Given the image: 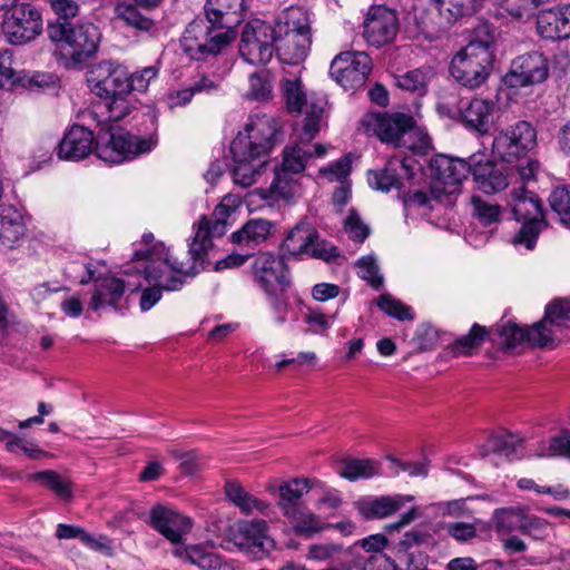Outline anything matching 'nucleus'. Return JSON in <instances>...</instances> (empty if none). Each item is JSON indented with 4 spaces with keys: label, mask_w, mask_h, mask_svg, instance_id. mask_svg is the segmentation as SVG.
Returning a JSON list of instances; mask_svg holds the SVG:
<instances>
[{
    "label": "nucleus",
    "mask_w": 570,
    "mask_h": 570,
    "mask_svg": "<svg viewBox=\"0 0 570 570\" xmlns=\"http://www.w3.org/2000/svg\"><path fill=\"white\" fill-rule=\"evenodd\" d=\"M48 37L52 41L61 42L63 57L69 58L73 65H79L91 58L100 41V32L91 22L71 24L65 22H50L47 28Z\"/></svg>",
    "instance_id": "obj_9"
},
{
    "label": "nucleus",
    "mask_w": 570,
    "mask_h": 570,
    "mask_svg": "<svg viewBox=\"0 0 570 570\" xmlns=\"http://www.w3.org/2000/svg\"><path fill=\"white\" fill-rule=\"evenodd\" d=\"M276 39L275 27L252 20L243 28L239 53L250 65H266L274 55Z\"/></svg>",
    "instance_id": "obj_16"
},
{
    "label": "nucleus",
    "mask_w": 570,
    "mask_h": 570,
    "mask_svg": "<svg viewBox=\"0 0 570 570\" xmlns=\"http://www.w3.org/2000/svg\"><path fill=\"white\" fill-rule=\"evenodd\" d=\"M509 206L518 222H522L520 230L514 235L513 243L531 250L537 244L539 234L547 226L540 198L525 187L513 189Z\"/></svg>",
    "instance_id": "obj_10"
},
{
    "label": "nucleus",
    "mask_w": 570,
    "mask_h": 570,
    "mask_svg": "<svg viewBox=\"0 0 570 570\" xmlns=\"http://www.w3.org/2000/svg\"><path fill=\"white\" fill-rule=\"evenodd\" d=\"M397 168L407 171V160H390L383 169L370 170L367 175L370 186L382 191H389L391 188H399L401 185V175L397 173Z\"/></svg>",
    "instance_id": "obj_36"
},
{
    "label": "nucleus",
    "mask_w": 570,
    "mask_h": 570,
    "mask_svg": "<svg viewBox=\"0 0 570 570\" xmlns=\"http://www.w3.org/2000/svg\"><path fill=\"white\" fill-rule=\"evenodd\" d=\"M377 306L386 315L394 317L399 321H411L413 314L411 307L403 304L401 301L395 299L391 294H382L377 298Z\"/></svg>",
    "instance_id": "obj_49"
},
{
    "label": "nucleus",
    "mask_w": 570,
    "mask_h": 570,
    "mask_svg": "<svg viewBox=\"0 0 570 570\" xmlns=\"http://www.w3.org/2000/svg\"><path fill=\"white\" fill-rule=\"evenodd\" d=\"M548 75L547 58L538 51H532L512 60L510 70L504 76V82L513 88L524 87L544 81Z\"/></svg>",
    "instance_id": "obj_23"
},
{
    "label": "nucleus",
    "mask_w": 570,
    "mask_h": 570,
    "mask_svg": "<svg viewBox=\"0 0 570 570\" xmlns=\"http://www.w3.org/2000/svg\"><path fill=\"white\" fill-rule=\"evenodd\" d=\"M523 513L513 509H500L493 515V529L500 538L521 529Z\"/></svg>",
    "instance_id": "obj_45"
},
{
    "label": "nucleus",
    "mask_w": 570,
    "mask_h": 570,
    "mask_svg": "<svg viewBox=\"0 0 570 570\" xmlns=\"http://www.w3.org/2000/svg\"><path fill=\"white\" fill-rule=\"evenodd\" d=\"M272 227L273 224L269 220L249 219L239 230L233 233L232 240L238 245L253 248L268 238Z\"/></svg>",
    "instance_id": "obj_37"
},
{
    "label": "nucleus",
    "mask_w": 570,
    "mask_h": 570,
    "mask_svg": "<svg viewBox=\"0 0 570 570\" xmlns=\"http://www.w3.org/2000/svg\"><path fill=\"white\" fill-rule=\"evenodd\" d=\"M344 229L350 238L355 242H364L370 235V227L365 225L355 210H351L344 222Z\"/></svg>",
    "instance_id": "obj_58"
},
{
    "label": "nucleus",
    "mask_w": 570,
    "mask_h": 570,
    "mask_svg": "<svg viewBox=\"0 0 570 570\" xmlns=\"http://www.w3.org/2000/svg\"><path fill=\"white\" fill-rule=\"evenodd\" d=\"M356 266L360 277L366 281L372 287L379 289L383 285V276L380 274L379 265L373 256L361 257Z\"/></svg>",
    "instance_id": "obj_53"
},
{
    "label": "nucleus",
    "mask_w": 570,
    "mask_h": 570,
    "mask_svg": "<svg viewBox=\"0 0 570 570\" xmlns=\"http://www.w3.org/2000/svg\"><path fill=\"white\" fill-rule=\"evenodd\" d=\"M412 497L382 495L375 499H366L357 502V509L365 519H383L399 511Z\"/></svg>",
    "instance_id": "obj_34"
},
{
    "label": "nucleus",
    "mask_w": 570,
    "mask_h": 570,
    "mask_svg": "<svg viewBox=\"0 0 570 570\" xmlns=\"http://www.w3.org/2000/svg\"><path fill=\"white\" fill-rule=\"evenodd\" d=\"M24 235L22 216L16 209L3 208L0 214V247L12 248Z\"/></svg>",
    "instance_id": "obj_35"
},
{
    "label": "nucleus",
    "mask_w": 570,
    "mask_h": 570,
    "mask_svg": "<svg viewBox=\"0 0 570 570\" xmlns=\"http://www.w3.org/2000/svg\"><path fill=\"white\" fill-rule=\"evenodd\" d=\"M500 344L504 348H514L527 344L525 328L519 327L515 323H507L499 332Z\"/></svg>",
    "instance_id": "obj_56"
},
{
    "label": "nucleus",
    "mask_w": 570,
    "mask_h": 570,
    "mask_svg": "<svg viewBox=\"0 0 570 570\" xmlns=\"http://www.w3.org/2000/svg\"><path fill=\"white\" fill-rule=\"evenodd\" d=\"M432 184L429 190H415L404 197L407 208L433 210L436 204L451 205L453 196L471 171V159L452 158L438 155L430 160Z\"/></svg>",
    "instance_id": "obj_3"
},
{
    "label": "nucleus",
    "mask_w": 570,
    "mask_h": 570,
    "mask_svg": "<svg viewBox=\"0 0 570 570\" xmlns=\"http://www.w3.org/2000/svg\"><path fill=\"white\" fill-rule=\"evenodd\" d=\"M556 327L570 330V298H558L547 305L541 321L525 328L527 344L533 347H548L554 343Z\"/></svg>",
    "instance_id": "obj_18"
},
{
    "label": "nucleus",
    "mask_w": 570,
    "mask_h": 570,
    "mask_svg": "<svg viewBox=\"0 0 570 570\" xmlns=\"http://www.w3.org/2000/svg\"><path fill=\"white\" fill-rule=\"evenodd\" d=\"M157 138L149 136L141 138L127 131H106L99 134L96 145V155L109 164H120L130 160L155 148Z\"/></svg>",
    "instance_id": "obj_12"
},
{
    "label": "nucleus",
    "mask_w": 570,
    "mask_h": 570,
    "mask_svg": "<svg viewBox=\"0 0 570 570\" xmlns=\"http://www.w3.org/2000/svg\"><path fill=\"white\" fill-rule=\"evenodd\" d=\"M51 7L57 14L56 22L65 23H69L68 19L76 17L79 10L75 0H51Z\"/></svg>",
    "instance_id": "obj_62"
},
{
    "label": "nucleus",
    "mask_w": 570,
    "mask_h": 570,
    "mask_svg": "<svg viewBox=\"0 0 570 570\" xmlns=\"http://www.w3.org/2000/svg\"><path fill=\"white\" fill-rule=\"evenodd\" d=\"M299 535L309 537L323 530L321 518L307 509L306 505L294 510L293 514L284 515Z\"/></svg>",
    "instance_id": "obj_42"
},
{
    "label": "nucleus",
    "mask_w": 570,
    "mask_h": 570,
    "mask_svg": "<svg viewBox=\"0 0 570 570\" xmlns=\"http://www.w3.org/2000/svg\"><path fill=\"white\" fill-rule=\"evenodd\" d=\"M535 455L539 458L564 456L570 459V432L563 430L560 434L551 438L549 442H542Z\"/></svg>",
    "instance_id": "obj_48"
},
{
    "label": "nucleus",
    "mask_w": 570,
    "mask_h": 570,
    "mask_svg": "<svg viewBox=\"0 0 570 570\" xmlns=\"http://www.w3.org/2000/svg\"><path fill=\"white\" fill-rule=\"evenodd\" d=\"M149 523L168 541L178 544L191 530V520L167 505H155L149 512Z\"/></svg>",
    "instance_id": "obj_26"
},
{
    "label": "nucleus",
    "mask_w": 570,
    "mask_h": 570,
    "mask_svg": "<svg viewBox=\"0 0 570 570\" xmlns=\"http://www.w3.org/2000/svg\"><path fill=\"white\" fill-rule=\"evenodd\" d=\"M362 570H401V568L390 557L374 554L363 562Z\"/></svg>",
    "instance_id": "obj_64"
},
{
    "label": "nucleus",
    "mask_w": 570,
    "mask_h": 570,
    "mask_svg": "<svg viewBox=\"0 0 570 570\" xmlns=\"http://www.w3.org/2000/svg\"><path fill=\"white\" fill-rule=\"evenodd\" d=\"M474 181L480 190L485 194H495L505 189L512 176L513 167L504 164H498L493 160H482V156L473 155L471 157V171Z\"/></svg>",
    "instance_id": "obj_25"
},
{
    "label": "nucleus",
    "mask_w": 570,
    "mask_h": 570,
    "mask_svg": "<svg viewBox=\"0 0 570 570\" xmlns=\"http://www.w3.org/2000/svg\"><path fill=\"white\" fill-rule=\"evenodd\" d=\"M275 50L279 60L287 65H298L307 56L311 46V21L301 8L288 9L285 20L275 27Z\"/></svg>",
    "instance_id": "obj_7"
},
{
    "label": "nucleus",
    "mask_w": 570,
    "mask_h": 570,
    "mask_svg": "<svg viewBox=\"0 0 570 570\" xmlns=\"http://www.w3.org/2000/svg\"><path fill=\"white\" fill-rule=\"evenodd\" d=\"M273 86L267 70L254 72L249 77L247 96L254 100H265L272 95Z\"/></svg>",
    "instance_id": "obj_50"
},
{
    "label": "nucleus",
    "mask_w": 570,
    "mask_h": 570,
    "mask_svg": "<svg viewBox=\"0 0 570 570\" xmlns=\"http://www.w3.org/2000/svg\"><path fill=\"white\" fill-rule=\"evenodd\" d=\"M428 73L421 69H414L396 78V85L404 90L423 95L426 91Z\"/></svg>",
    "instance_id": "obj_52"
},
{
    "label": "nucleus",
    "mask_w": 570,
    "mask_h": 570,
    "mask_svg": "<svg viewBox=\"0 0 570 570\" xmlns=\"http://www.w3.org/2000/svg\"><path fill=\"white\" fill-rule=\"evenodd\" d=\"M244 0H207L205 18L193 20L180 39L183 50L196 60L217 55L236 38Z\"/></svg>",
    "instance_id": "obj_1"
},
{
    "label": "nucleus",
    "mask_w": 570,
    "mask_h": 570,
    "mask_svg": "<svg viewBox=\"0 0 570 570\" xmlns=\"http://www.w3.org/2000/svg\"><path fill=\"white\" fill-rule=\"evenodd\" d=\"M281 80L282 96L291 114H303V136L312 140L326 124L327 101L324 96L307 92L298 73L284 71Z\"/></svg>",
    "instance_id": "obj_6"
},
{
    "label": "nucleus",
    "mask_w": 570,
    "mask_h": 570,
    "mask_svg": "<svg viewBox=\"0 0 570 570\" xmlns=\"http://www.w3.org/2000/svg\"><path fill=\"white\" fill-rule=\"evenodd\" d=\"M488 446L493 453L511 460L519 456L523 441L515 434L507 433L491 438Z\"/></svg>",
    "instance_id": "obj_43"
},
{
    "label": "nucleus",
    "mask_w": 570,
    "mask_h": 570,
    "mask_svg": "<svg viewBox=\"0 0 570 570\" xmlns=\"http://www.w3.org/2000/svg\"><path fill=\"white\" fill-rule=\"evenodd\" d=\"M324 488V484L317 479L294 478L283 482L278 487L271 484L267 491L272 494H278L277 505L282 514H293L294 510L305 505L302 502L304 494L308 493L314 488Z\"/></svg>",
    "instance_id": "obj_27"
},
{
    "label": "nucleus",
    "mask_w": 570,
    "mask_h": 570,
    "mask_svg": "<svg viewBox=\"0 0 570 570\" xmlns=\"http://www.w3.org/2000/svg\"><path fill=\"white\" fill-rule=\"evenodd\" d=\"M473 213L483 225H491L499 220L501 208L499 205L487 203L480 197H472Z\"/></svg>",
    "instance_id": "obj_57"
},
{
    "label": "nucleus",
    "mask_w": 570,
    "mask_h": 570,
    "mask_svg": "<svg viewBox=\"0 0 570 570\" xmlns=\"http://www.w3.org/2000/svg\"><path fill=\"white\" fill-rule=\"evenodd\" d=\"M485 333V327L474 324L466 335L456 340L453 347L455 354H470L473 348L478 347L483 342Z\"/></svg>",
    "instance_id": "obj_54"
},
{
    "label": "nucleus",
    "mask_w": 570,
    "mask_h": 570,
    "mask_svg": "<svg viewBox=\"0 0 570 570\" xmlns=\"http://www.w3.org/2000/svg\"><path fill=\"white\" fill-rule=\"evenodd\" d=\"M549 531L550 523L547 520L533 514L523 513L520 532L533 540L542 541L548 538Z\"/></svg>",
    "instance_id": "obj_51"
},
{
    "label": "nucleus",
    "mask_w": 570,
    "mask_h": 570,
    "mask_svg": "<svg viewBox=\"0 0 570 570\" xmlns=\"http://www.w3.org/2000/svg\"><path fill=\"white\" fill-rule=\"evenodd\" d=\"M268 530L263 519L238 520L229 527L227 538L247 556L263 559L275 549V541Z\"/></svg>",
    "instance_id": "obj_15"
},
{
    "label": "nucleus",
    "mask_w": 570,
    "mask_h": 570,
    "mask_svg": "<svg viewBox=\"0 0 570 570\" xmlns=\"http://www.w3.org/2000/svg\"><path fill=\"white\" fill-rule=\"evenodd\" d=\"M446 532L456 541L465 542L476 535L474 524L466 522H450L445 525Z\"/></svg>",
    "instance_id": "obj_61"
},
{
    "label": "nucleus",
    "mask_w": 570,
    "mask_h": 570,
    "mask_svg": "<svg viewBox=\"0 0 570 570\" xmlns=\"http://www.w3.org/2000/svg\"><path fill=\"white\" fill-rule=\"evenodd\" d=\"M2 30L12 45L26 43L38 36L42 30V19L38 10L30 4L13 7L6 13Z\"/></svg>",
    "instance_id": "obj_20"
},
{
    "label": "nucleus",
    "mask_w": 570,
    "mask_h": 570,
    "mask_svg": "<svg viewBox=\"0 0 570 570\" xmlns=\"http://www.w3.org/2000/svg\"><path fill=\"white\" fill-rule=\"evenodd\" d=\"M139 8L135 2H118L115 4V14L127 26L151 36L157 30L156 22L150 17L144 14Z\"/></svg>",
    "instance_id": "obj_38"
},
{
    "label": "nucleus",
    "mask_w": 570,
    "mask_h": 570,
    "mask_svg": "<svg viewBox=\"0 0 570 570\" xmlns=\"http://www.w3.org/2000/svg\"><path fill=\"white\" fill-rule=\"evenodd\" d=\"M158 76V69L154 66L146 67L140 71H137L132 75H129V87L130 92L132 90L136 91H146L151 80L156 79Z\"/></svg>",
    "instance_id": "obj_59"
},
{
    "label": "nucleus",
    "mask_w": 570,
    "mask_h": 570,
    "mask_svg": "<svg viewBox=\"0 0 570 570\" xmlns=\"http://www.w3.org/2000/svg\"><path fill=\"white\" fill-rule=\"evenodd\" d=\"M399 31V20L393 10L383 6L372 7L363 23V37L371 46L380 48L392 42Z\"/></svg>",
    "instance_id": "obj_24"
},
{
    "label": "nucleus",
    "mask_w": 570,
    "mask_h": 570,
    "mask_svg": "<svg viewBox=\"0 0 570 570\" xmlns=\"http://www.w3.org/2000/svg\"><path fill=\"white\" fill-rule=\"evenodd\" d=\"M351 171V159L345 156L327 167L321 168L320 173L325 176L328 180H342L350 175Z\"/></svg>",
    "instance_id": "obj_60"
},
{
    "label": "nucleus",
    "mask_w": 570,
    "mask_h": 570,
    "mask_svg": "<svg viewBox=\"0 0 570 570\" xmlns=\"http://www.w3.org/2000/svg\"><path fill=\"white\" fill-rule=\"evenodd\" d=\"M230 154L233 158L232 175L236 185L247 188L255 184L261 168L265 165V159L255 156L246 149L238 151L235 144H230Z\"/></svg>",
    "instance_id": "obj_29"
},
{
    "label": "nucleus",
    "mask_w": 570,
    "mask_h": 570,
    "mask_svg": "<svg viewBox=\"0 0 570 570\" xmlns=\"http://www.w3.org/2000/svg\"><path fill=\"white\" fill-rule=\"evenodd\" d=\"M361 125L367 135H374L381 141L399 146L402 136L413 128L414 119L402 112H368L362 118Z\"/></svg>",
    "instance_id": "obj_21"
},
{
    "label": "nucleus",
    "mask_w": 570,
    "mask_h": 570,
    "mask_svg": "<svg viewBox=\"0 0 570 570\" xmlns=\"http://www.w3.org/2000/svg\"><path fill=\"white\" fill-rule=\"evenodd\" d=\"M269 191L276 197L289 202L298 194L299 187L293 174L276 168Z\"/></svg>",
    "instance_id": "obj_47"
},
{
    "label": "nucleus",
    "mask_w": 570,
    "mask_h": 570,
    "mask_svg": "<svg viewBox=\"0 0 570 570\" xmlns=\"http://www.w3.org/2000/svg\"><path fill=\"white\" fill-rule=\"evenodd\" d=\"M227 498L245 514L264 513L269 504L247 492L238 482L228 481L225 484Z\"/></svg>",
    "instance_id": "obj_39"
},
{
    "label": "nucleus",
    "mask_w": 570,
    "mask_h": 570,
    "mask_svg": "<svg viewBox=\"0 0 570 570\" xmlns=\"http://www.w3.org/2000/svg\"><path fill=\"white\" fill-rule=\"evenodd\" d=\"M307 255L324 261H331L337 257L340 254L338 249L334 245L326 240H321L317 236L316 240L313 242V245L311 246Z\"/></svg>",
    "instance_id": "obj_63"
},
{
    "label": "nucleus",
    "mask_w": 570,
    "mask_h": 570,
    "mask_svg": "<svg viewBox=\"0 0 570 570\" xmlns=\"http://www.w3.org/2000/svg\"><path fill=\"white\" fill-rule=\"evenodd\" d=\"M549 205L558 222L570 228V188L561 186L553 189L549 196Z\"/></svg>",
    "instance_id": "obj_44"
},
{
    "label": "nucleus",
    "mask_w": 570,
    "mask_h": 570,
    "mask_svg": "<svg viewBox=\"0 0 570 570\" xmlns=\"http://www.w3.org/2000/svg\"><path fill=\"white\" fill-rule=\"evenodd\" d=\"M242 205V198L238 195H226L222 202L215 207L212 218L203 217L194 238L189 244L186 262H175L173 267L179 272L196 275L204 268L207 253L212 248V238L220 237L226 233V225L229 216L235 213Z\"/></svg>",
    "instance_id": "obj_5"
},
{
    "label": "nucleus",
    "mask_w": 570,
    "mask_h": 570,
    "mask_svg": "<svg viewBox=\"0 0 570 570\" xmlns=\"http://www.w3.org/2000/svg\"><path fill=\"white\" fill-rule=\"evenodd\" d=\"M489 40H471L458 52L450 65L451 76L469 89H475L488 79L494 59Z\"/></svg>",
    "instance_id": "obj_8"
},
{
    "label": "nucleus",
    "mask_w": 570,
    "mask_h": 570,
    "mask_svg": "<svg viewBox=\"0 0 570 570\" xmlns=\"http://www.w3.org/2000/svg\"><path fill=\"white\" fill-rule=\"evenodd\" d=\"M254 282L264 293L275 291H287L291 286V278L285 257L272 253H262L252 265Z\"/></svg>",
    "instance_id": "obj_22"
},
{
    "label": "nucleus",
    "mask_w": 570,
    "mask_h": 570,
    "mask_svg": "<svg viewBox=\"0 0 570 570\" xmlns=\"http://www.w3.org/2000/svg\"><path fill=\"white\" fill-rule=\"evenodd\" d=\"M372 70L371 58L362 51L338 53L330 66L331 77L345 90L363 87Z\"/></svg>",
    "instance_id": "obj_19"
},
{
    "label": "nucleus",
    "mask_w": 570,
    "mask_h": 570,
    "mask_svg": "<svg viewBox=\"0 0 570 570\" xmlns=\"http://www.w3.org/2000/svg\"><path fill=\"white\" fill-rule=\"evenodd\" d=\"M539 33L546 39H567L570 37V6L541 10L537 17Z\"/></svg>",
    "instance_id": "obj_31"
},
{
    "label": "nucleus",
    "mask_w": 570,
    "mask_h": 570,
    "mask_svg": "<svg viewBox=\"0 0 570 570\" xmlns=\"http://www.w3.org/2000/svg\"><path fill=\"white\" fill-rule=\"evenodd\" d=\"M535 145L537 131L534 127L522 120L495 135L492 151L502 161L513 163L527 156Z\"/></svg>",
    "instance_id": "obj_17"
},
{
    "label": "nucleus",
    "mask_w": 570,
    "mask_h": 570,
    "mask_svg": "<svg viewBox=\"0 0 570 570\" xmlns=\"http://www.w3.org/2000/svg\"><path fill=\"white\" fill-rule=\"evenodd\" d=\"M483 0H415L414 17L422 30L432 35L435 17L444 18L448 23L460 17L472 14L482 7Z\"/></svg>",
    "instance_id": "obj_14"
},
{
    "label": "nucleus",
    "mask_w": 570,
    "mask_h": 570,
    "mask_svg": "<svg viewBox=\"0 0 570 570\" xmlns=\"http://www.w3.org/2000/svg\"><path fill=\"white\" fill-rule=\"evenodd\" d=\"M379 472L380 463L372 459H345L337 470L338 475L348 481L368 479Z\"/></svg>",
    "instance_id": "obj_41"
},
{
    "label": "nucleus",
    "mask_w": 570,
    "mask_h": 570,
    "mask_svg": "<svg viewBox=\"0 0 570 570\" xmlns=\"http://www.w3.org/2000/svg\"><path fill=\"white\" fill-rule=\"evenodd\" d=\"M317 230L307 222L298 223L286 236L282 244L283 257H294L308 254Z\"/></svg>",
    "instance_id": "obj_33"
},
{
    "label": "nucleus",
    "mask_w": 570,
    "mask_h": 570,
    "mask_svg": "<svg viewBox=\"0 0 570 570\" xmlns=\"http://www.w3.org/2000/svg\"><path fill=\"white\" fill-rule=\"evenodd\" d=\"M94 146V134L91 130L75 125L65 135L58 146V156L66 160H80L86 158Z\"/></svg>",
    "instance_id": "obj_30"
},
{
    "label": "nucleus",
    "mask_w": 570,
    "mask_h": 570,
    "mask_svg": "<svg viewBox=\"0 0 570 570\" xmlns=\"http://www.w3.org/2000/svg\"><path fill=\"white\" fill-rule=\"evenodd\" d=\"M302 142L288 146L283 151V161L279 169L297 175L305 169L306 161L313 157L311 145L302 135Z\"/></svg>",
    "instance_id": "obj_40"
},
{
    "label": "nucleus",
    "mask_w": 570,
    "mask_h": 570,
    "mask_svg": "<svg viewBox=\"0 0 570 570\" xmlns=\"http://www.w3.org/2000/svg\"><path fill=\"white\" fill-rule=\"evenodd\" d=\"M499 108L494 101L474 98L460 111L462 124L480 135L490 132L498 117Z\"/></svg>",
    "instance_id": "obj_28"
},
{
    "label": "nucleus",
    "mask_w": 570,
    "mask_h": 570,
    "mask_svg": "<svg viewBox=\"0 0 570 570\" xmlns=\"http://www.w3.org/2000/svg\"><path fill=\"white\" fill-rule=\"evenodd\" d=\"M282 128L277 117L267 114L250 115L244 126L233 139L239 153L246 149L255 156L265 158L277 142V135Z\"/></svg>",
    "instance_id": "obj_11"
},
{
    "label": "nucleus",
    "mask_w": 570,
    "mask_h": 570,
    "mask_svg": "<svg viewBox=\"0 0 570 570\" xmlns=\"http://www.w3.org/2000/svg\"><path fill=\"white\" fill-rule=\"evenodd\" d=\"M173 554L202 570H234V567L219 554L200 544L176 547Z\"/></svg>",
    "instance_id": "obj_32"
},
{
    "label": "nucleus",
    "mask_w": 570,
    "mask_h": 570,
    "mask_svg": "<svg viewBox=\"0 0 570 570\" xmlns=\"http://www.w3.org/2000/svg\"><path fill=\"white\" fill-rule=\"evenodd\" d=\"M89 282H95V289L90 299V307L94 311H100L106 307H111L115 311H120L126 307L127 289L131 292L137 291L141 286V282L122 279L116 276H96L95 269L90 265L85 266V275L80 278V284L85 285Z\"/></svg>",
    "instance_id": "obj_13"
},
{
    "label": "nucleus",
    "mask_w": 570,
    "mask_h": 570,
    "mask_svg": "<svg viewBox=\"0 0 570 570\" xmlns=\"http://www.w3.org/2000/svg\"><path fill=\"white\" fill-rule=\"evenodd\" d=\"M30 480L39 481L45 487L49 488L56 495L63 500L71 498V483L59 475L56 471L46 470L33 473L30 475Z\"/></svg>",
    "instance_id": "obj_46"
},
{
    "label": "nucleus",
    "mask_w": 570,
    "mask_h": 570,
    "mask_svg": "<svg viewBox=\"0 0 570 570\" xmlns=\"http://www.w3.org/2000/svg\"><path fill=\"white\" fill-rule=\"evenodd\" d=\"M286 292L287 291H275L274 293H266L274 321L278 325H283L287 321V315L291 308Z\"/></svg>",
    "instance_id": "obj_55"
},
{
    "label": "nucleus",
    "mask_w": 570,
    "mask_h": 570,
    "mask_svg": "<svg viewBox=\"0 0 570 570\" xmlns=\"http://www.w3.org/2000/svg\"><path fill=\"white\" fill-rule=\"evenodd\" d=\"M90 90L106 101L108 119L119 121L135 108L130 99L129 72L112 61L92 65L87 73Z\"/></svg>",
    "instance_id": "obj_4"
},
{
    "label": "nucleus",
    "mask_w": 570,
    "mask_h": 570,
    "mask_svg": "<svg viewBox=\"0 0 570 570\" xmlns=\"http://www.w3.org/2000/svg\"><path fill=\"white\" fill-rule=\"evenodd\" d=\"M132 262L136 265L126 266L124 275L130 278L137 274L153 284L142 291L140 297V308L144 312L149 311L161 298L163 291H178L184 286L185 277L193 276L173 267V263L180 261L169 255L164 244H155L147 250H136Z\"/></svg>",
    "instance_id": "obj_2"
}]
</instances>
